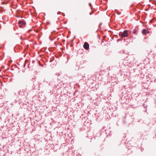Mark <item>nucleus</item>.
<instances>
[{"mask_svg":"<svg viewBox=\"0 0 156 156\" xmlns=\"http://www.w3.org/2000/svg\"><path fill=\"white\" fill-rule=\"evenodd\" d=\"M128 35V31L127 30H125L121 34V36L122 37H127Z\"/></svg>","mask_w":156,"mask_h":156,"instance_id":"obj_1","label":"nucleus"},{"mask_svg":"<svg viewBox=\"0 0 156 156\" xmlns=\"http://www.w3.org/2000/svg\"><path fill=\"white\" fill-rule=\"evenodd\" d=\"M83 47L85 49L88 50L89 48V45L87 42H85L83 45Z\"/></svg>","mask_w":156,"mask_h":156,"instance_id":"obj_2","label":"nucleus"},{"mask_svg":"<svg viewBox=\"0 0 156 156\" xmlns=\"http://www.w3.org/2000/svg\"><path fill=\"white\" fill-rule=\"evenodd\" d=\"M18 23L19 24V27H22V25H24L25 22L24 21L20 20L19 21Z\"/></svg>","mask_w":156,"mask_h":156,"instance_id":"obj_3","label":"nucleus"},{"mask_svg":"<svg viewBox=\"0 0 156 156\" xmlns=\"http://www.w3.org/2000/svg\"><path fill=\"white\" fill-rule=\"evenodd\" d=\"M25 91H23V90H22L19 91V93L20 95L23 96L25 94Z\"/></svg>","mask_w":156,"mask_h":156,"instance_id":"obj_4","label":"nucleus"},{"mask_svg":"<svg viewBox=\"0 0 156 156\" xmlns=\"http://www.w3.org/2000/svg\"><path fill=\"white\" fill-rule=\"evenodd\" d=\"M142 33L144 35L146 34L147 33V30L145 29H143L142 31Z\"/></svg>","mask_w":156,"mask_h":156,"instance_id":"obj_5","label":"nucleus"},{"mask_svg":"<svg viewBox=\"0 0 156 156\" xmlns=\"http://www.w3.org/2000/svg\"><path fill=\"white\" fill-rule=\"evenodd\" d=\"M136 30H134L133 31L132 33L136 34Z\"/></svg>","mask_w":156,"mask_h":156,"instance_id":"obj_6","label":"nucleus"},{"mask_svg":"<svg viewBox=\"0 0 156 156\" xmlns=\"http://www.w3.org/2000/svg\"><path fill=\"white\" fill-rule=\"evenodd\" d=\"M93 14V13L92 12H90V13H89V14L90 15H92V14Z\"/></svg>","mask_w":156,"mask_h":156,"instance_id":"obj_7","label":"nucleus"},{"mask_svg":"<svg viewBox=\"0 0 156 156\" xmlns=\"http://www.w3.org/2000/svg\"><path fill=\"white\" fill-rule=\"evenodd\" d=\"M122 39H118V40H117V41H122Z\"/></svg>","mask_w":156,"mask_h":156,"instance_id":"obj_8","label":"nucleus"},{"mask_svg":"<svg viewBox=\"0 0 156 156\" xmlns=\"http://www.w3.org/2000/svg\"><path fill=\"white\" fill-rule=\"evenodd\" d=\"M91 4L90 3L89 4V5L90 6H91Z\"/></svg>","mask_w":156,"mask_h":156,"instance_id":"obj_9","label":"nucleus"}]
</instances>
